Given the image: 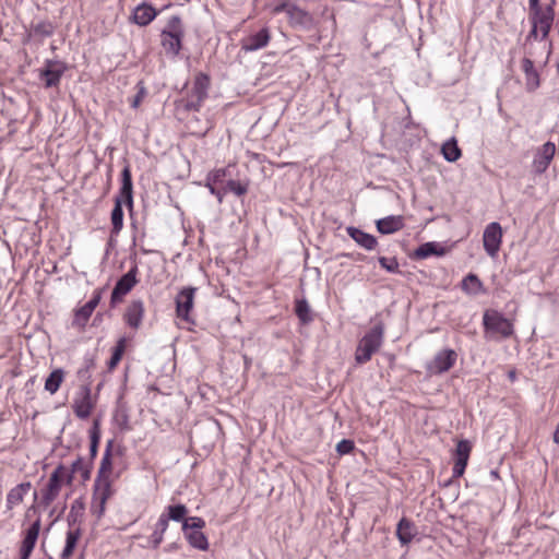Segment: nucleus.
<instances>
[{
    "label": "nucleus",
    "mask_w": 559,
    "mask_h": 559,
    "mask_svg": "<svg viewBox=\"0 0 559 559\" xmlns=\"http://www.w3.org/2000/svg\"><path fill=\"white\" fill-rule=\"evenodd\" d=\"M483 326L485 338L490 341L506 340L514 334L513 322L495 309H488L484 312Z\"/></svg>",
    "instance_id": "obj_1"
},
{
    "label": "nucleus",
    "mask_w": 559,
    "mask_h": 559,
    "mask_svg": "<svg viewBox=\"0 0 559 559\" xmlns=\"http://www.w3.org/2000/svg\"><path fill=\"white\" fill-rule=\"evenodd\" d=\"M384 338V325L379 322L374 324L358 342L355 350V361L357 365L368 362L372 355L382 346Z\"/></svg>",
    "instance_id": "obj_2"
},
{
    "label": "nucleus",
    "mask_w": 559,
    "mask_h": 559,
    "mask_svg": "<svg viewBox=\"0 0 559 559\" xmlns=\"http://www.w3.org/2000/svg\"><path fill=\"white\" fill-rule=\"evenodd\" d=\"M183 35L185 29L180 16H170L166 27L160 32V44L167 56L175 58L179 55Z\"/></svg>",
    "instance_id": "obj_3"
},
{
    "label": "nucleus",
    "mask_w": 559,
    "mask_h": 559,
    "mask_svg": "<svg viewBox=\"0 0 559 559\" xmlns=\"http://www.w3.org/2000/svg\"><path fill=\"white\" fill-rule=\"evenodd\" d=\"M286 13L289 25L302 31H311L316 27L313 15L307 10L289 2H281L272 8L273 14Z\"/></svg>",
    "instance_id": "obj_4"
},
{
    "label": "nucleus",
    "mask_w": 559,
    "mask_h": 559,
    "mask_svg": "<svg viewBox=\"0 0 559 559\" xmlns=\"http://www.w3.org/2000/svg\"><path fill=\"white\" fill-rule=\"evenodd\" d=\"M210 88V76L200 72L195 75L193 86L188 95L185 108L189 111H199L203 102L207 98Z\"/></svg>",
    "instance_id": "obj_5"
},
{
    "label": "nucleus",
    "mask_w": 559,
    "mask_h": 559,
    "mask_svg": "<svg viewBox=\"0 0 559 559\" xmlns=\"http://www.w3.org/2000/svg\"><path fill=\"white\" fill-rule=\"evenodd\" d=\"M554 17L555 12L551 5L531 13L532 29L530 37L538 38V34L540 33V40L545 39L549 35Z\"/></svg>",
    "instance_id": "obj_6"
},
{
    "label": "nucleus",
    "mask_w": 559,
    "mask_h": 559,
    "mask_svg": "<svg viewBox=\"0 0 559 559\" xmlns=\"http://www.w3.org/2000/svg\"><path fill=\"white\" fill-rule=\"evenodd\" d=\"M67 70L68 67L63 61L47 59L44 67L39 69L38 78L43 81L45 88L58 87Z\"/></svg>",
    "instance_id": "obj_7"
},
{
    "label": "nucleus",
    "mask_w": 559,
    "mask_h": 559,
    "mask_svg": "<svg viewBox=\"0 0 559 559\" xmlns=\"http://www.w3.org/2000/svg\"><path fill=\"white\" fill-rule=\"evenodd\" d=\"M457 354L454 349L444 348L436 353L427 362L426 370L429 374L438 376L449 371L456 362Z\"/></svg>",
    "instance_id": "obj_8"
},
{
    "label": "nucleus",
    "mask_w": 559,
    "mask_h": 559,
    "mask_svg": "<svg viewBox=\"0 0 559 559\" xmlns=\"http://www.w3.org/2000/svg\"><path fill=\"white\" fill-rule=\"evenodd\" d=\"M138 273V265L134 264L117 281L110 297V304L112 307L120 302L122 298L139 283Z\"/></svg>",
    "instance_id": "obj_9"
},
{
    "label": "nucleus",
    "mask_w": 559,
    "mask_h": 559,
    "mask_svg": "<svg viewBox=\"0 0 559 559\" xmlns=\"http://www.w3.org/2000/svg\"><path fill=\"white\" fill-rule=\"evenodd\" d=\"M63 469V465L59 464L53 472L50 474L48 481L40 489V502L39 504L44 508H48L60 495V473Z\"/></svg>",
    "instance_id": "obj_10"
},
{
    "label": "nucleus",
    "mask_w": 559,
    "mask_h": 559,
    "mask_svg": "<svg viewBox=\"0 0 559 559\" xmlns=\"http://www.w3.org/2000/svg\"><path fill=\"white\" fill-rule=\"evenodd\" d=\"M502 236L503 233L499 223L492 222L486 226L483 234V243L484 249L489 257L495 258L499 252Z\"/></svg>",
    "instance_id": "obj_11"
},
{
    "label": "nucleus",
    "mask_w": 559,
    "mask_h": 559,
    "mask_svg": "<svg viewBox=\"0 0 559 559\" xmlns=\"http://www.w3.org/2000/svg\"><path fill=\"white\" fill-rule=\"evenodd\" d=\"M104 288H97L93 292L91 299L85 302L82 307L78 308L74 313L73 324L80 328H84L95 308L99 305L103 298Z\"/></svg>",
    "instance_id": "obj_12"
},
{
    "label": "nucleus",
    "mask_w": 559,
    "mask_h": 559,
    "mask_svg": "<svg viewBox=\"0 0 559 559\" xmlns=\"http://www.w3.org/2000/svg\"><path fill=\"white\" fill-rule=\"evenodd\" d=\"M471 451L472 443L468 440L463 439L457 442L454 452V466L452 468L453 478H460L463 476L468 463Z\"/></svg>",
    "instance_id": "obj_13"
},
{
    "label": "nucleus",
    "mask_w": 559,
    "mask_h": 559,
    "mask_svg": "<svg viewBox=\"0 0 559 559\" xmlns=\"http://www.w3.org/2000/svg\"><path fill=\"white\" fill-rule=\"evenodd\" d=\"M556 154V145L554 142L548 141L544 143L535 153L532 167L536 174H543L545 173L551 160L554 159V156Z\"/></svg>",
    "instance_id": "obj_14"
},
{
    "label": "nucleus",
    "mask_w": 559,
    "mask_h": 559,
    "mask_svg": "<svg viewBox=\"0 0 559 559\" xmlns=\"http://www.w3.org/2000/svg\"><path fill=\"white\" fill-rule=\"evenodd\" d=\"M195 289L187 287L180 290L176 297V312L178 318L186 322L191 321L190 313L193 309Z\"/></svg>",
    "instance_id": "obj_15"
},
{
    "label": "nucleus",
    "mask_w": 559,
    "mask_h": 559,
    "mask_svg": "<svg viewBox=\"0 0 559 559\" xmlns=\"http://www.w3.org/2000/svg\"><path fill=\"white\" fill-rule=\"evenodd\" d=\"M72 408L78 418L86 419L90 417L94 408V404L92 402L91 389L88 386H83L80 390L78 396L73 401Z\"/></svg>",
    "instance_id": "obj_16"
},
{
    "label": "nucleus",
    "mask_w": 559,
    "mask_h": 559,
    "mask_svg": "<svg viewBox=\"0 0 559 559\" xmlns=\"http://www.w3.org/2000/svg\"><path fill=\"white\" fill-rule=\"evenodd\" d=\"M270 39L271 36L269 29L266 27L261 28L259 32L241 39V50L246 52L260 50L267 46Z\"/></svg>",
    "instance_id": "obj_17"
},
{
    "label": "nucleus",
    "mask_w": 559,
    "mask_h": 559,
    "mask_svg": "<svg viewBox=\"0 0 559 559\" xmlns=\"http://www.w3.org/2000/svg\"><path fill=\"white\" fill-rule=\"evenodd\" d=\"M144 304L141 299L132 300L123 314L124 322L131 329L138 330L144 318Z\"/></svg>",
    "instance_id": "obj_18"
},
{
    "label": "nucleus",
    "mask_w": 559,
    "mask_h": 559,
    "mask_svg": "<svg viewBox=\"0 0 559 559\" xmlns=\"http://www.w3.org/2000/svg\"><path fill=\"white\" fill-rule=\"evenodd\" d=\"M40 519H37L26 531L20 548V559H28L38 538Z\"/></svg>",
    "instance_id": "obj_19"
},
{
    "label": "nucleus",
    "mask_w": 559,
    "mask_h": 559,
    "mask_svg": "<svg viewBox=\"0 0 559 559\" xmlns=\"http://www.w3.org/2000/svg\"><path fill=\"white\" fill-rule=\"evenodd\" d=\"M116 198H121V203H126L130 209L133 206V183L129 166H126L121 173V187Z\"/></svg>",
    "instance_id": "obj_20"
},
{
    "label": "nucleus",
    "mask_w": 559,
    "mask_h": 559,
    "mask_svg": "<svg viewBox=\"0 0 559 559\" xmlns=\"http://www.w3.org/2000/svg\"><path fill=\"white\" fill-rule=\"evenodd\" d=\"M157 16L156 9L148 3L138 4L131 15V20L139 26L148 25Z\"/></svg>",
    "instance_id": "obj_21"
},
{
    "label": "nucleus",
    "mask_w": 559,
    "mask_h": 559,
    "mask_svg": "<svg viewBox=\"0 0 559 559\" xmlns=\"http://www.w3.org/2000/svg\"><path fill=\"white\" fill-rule=\"evenodd\" d=\"M348 236L361 248L366 250H373L377 245V238L368 233H365L364 230L357 228V227H347L346 229Z\"/></svg>",
    "instance_id": "obj_22"
},
{
    "label": "nucleus",
    "mask_w": 559,
    "mask_h": 559,
    "mask_svg": "<svg viewBox=\"0 0 559 559\" xmlns=\"http://www.w3.org/2000/svg\"><path fill=\"white\" fill-rule=\"evenodd\" d=\"M31 489V483H21L16 485L15 487L11 488L7 495V509L12 510L16 506L21 504L24 500V497L27 495V492Z\"/></svg>",
    "instance_id": "obj_23"
},
{
    "label": "nucleus",
    "mask_w": 559,
    "mask_h": 559,
    "mask_svg": "<svg viewBox=\"0 0 559 559\" xmlns=\"http://www.w3.org/2000/svg\"><path fill=\"white\" fill-rule=\"evenodd\" d=\"M445 254V248L436 241H429L420 245L413 253L414 259L424 260L431 255L442 257Z\"/></svg>",
    "instance_id": "obj_24"
},
{
    "label": "nucleus",
    "mask_w": 559,
    "mask_h": 559,
    "mask_svg": "<svg viewBox=\"0 0 559 559\" xmlns=\"http://www.w3.org/2000/svg\"><path fill=\"white\" fill-rule=\"evenodd\" d=\"M162 519H166V522L169 524V521H174L177 523H181L183 525L185 521L188 518V508L182 503L169 504L165 507L164 511L159 515Z\"/></svg>",
    "instance_id": "obj_25"
},
{
    "label": "nucleus",
    "mask_w": 559,
    "mask_h": 559,
    "mask_svg": "<svg viewBox=\"0 0 559 559\" xmlns=\"http://www.w3.org/2000/svg\"><path fill=\"white\" fill-rule=\"evenodd\" d=\"M112 493L111 484L108 477H96L93 487V501L106 503Z\"/></svg>",
    "instance_id": "obj_26"
},
{
    "label": "nucleus",
    "mask_w": 559,
    "mask_h": 559,
    "mask_svg": "<svg viewBox=\"0 0 559 559\" xmlns=\"http://www.w3.org/2000/svg\"><path fill=\"white\" fill-rule=\"evenodd\" d=\"M377 229L383 235H390L403 228L402 216L390 215L377 221Z\"/></svg>",
    "instance_id": "obj_27"
},
{
    "label": "nucleus",
    "mask_w": 559,
    "mask_h": 559,
    "mask_svg": "<svg viewBox=\"0 0 559 559\" xmlns=\"http://www.w3.org/2000/svg\"><path fill=\"white\" fill-rule=\"evenodd\" d=\"M416 534L415 525L406 518H402L397 523L396 536L402 545L409 544Z\"/></svg>",
    "instance_id": "obj_28"
},
{
    "label": "nucleus",
    "mask_w": 559,
    "mask_h": 559,
    "mask_svg": "<svg viewBox=\"0 0 559 559\" xmlns=\"http://www.w3.org/2000/svg\"><path fill=\"white\" fill-rule=\"evenodd\" d=\"M168 525L169 524L166 522V519H162L160 516L158 518L152 534L147 538V547L152 549H157L159 547L164 540V534L167 531Z\"/></svg>",
    "instance_id": "obj_29"
},
{
    "label": "nucleus",
    "mask_w": 559,
    "mask_h": 559,
    "mask_svg": "<svg viewBox=\"0 0 559 559\" xmlns=\"http://www.w3.org/2000/svg\"><path fill=\"white\" fill-rule=\"evenodd\" d=\"M522 69L525 73L527 88L531 91L537 88L539 86V75L534 67V62L528 58H524Z\"/></svg>",
    "instance_id": "obj_30"
},
{
    "label": "nucleus",
    "mask_w": 559,
    "mask_h": 559,
    "mask_svg": "<svg viewBox=\"0 0 559 559\" xmlns=\"http://www.w3.org/2000/svg\"><path fill=\"white\" fill-rule=\"evenodd\" d=\"M111 236H118L123 227V210L121 198H115V205L111 211Z\"/></svg>",
    "instance_id": "obj_31"
},
{
    "label": "nucleus",
    "mask_w": 559,
    "mask_h": 559,
    "mask_svg": "<svg viewBox=\"0 0 559 559\" xmlns=\"http://www.w3.org/2000/svg\"><path fill=\"white\" fill-rule=\"evenodd\" d=\"M80 536H81L80 527L70 528L67 532L66 545L61 552V559H69L72 556V554L76 547V544L80 539Z\"/></svg>",
    "instance_id": "obj_32"
},
{
    "label": "nucleus",
    "mask_w": 559,
    "mask_h": 559,
    "mask_svg": "<svg viewBox=\"0 0 559 559\" xmlns=\"http://www.w3.org/2000/svg\"><path fill=\"white\" fill-rule=\"evenodd\" d=\"M183 534L191 547L203 551L207 550L209 540L202 531L192 530L183 532Z\"/></svg>",
    "instance_id": "obj_33"
},
{
    "label": "nucleus",
    "mask_w": 559,
    "mask_h": 559,
    "mask_svg": "<svg viewBox=\"0 0 559 559\" xmlns=\"http://www.w3.org/2000/svg\"><path fill=\"white\" fill-rule=\"evenodd\" d=\"M461 288L468 295H478L484 292V285L477 275L469 273L466 275L461 284Z\"/></svg>",
    "instance_id": "obj_34"
},
{
    "label": "nucleus",
    "mask_w": 559,
    "mask_h": 559,
    "mask_svg": "<svg viewBox=\"0 0 559 559\" xmlns=\"http://www.w3.org/2000/svg\"><path fill=\"white\" fill-rule=\"evenodd\" d=\"M441 153L443 158L450 163L456 162L462 155L455 138H451L442 144Z\"/></svg>",
    "instance_id": "obj_35"
},
{
    "label": "nucleus",
    "mask_w": 559,
    "mask_h": 559,
    "mask_svg": "<svg viewBox=\"0 0 559 559\" xmlns=\"http://www.w3.org/2000/svg\"><path fill=\"white\" fill-rule=\"evenodd\" d=\"M111 448H112V441H108L105 452L103 454L96 477H108L109 478V475L112 469Z\"/></svg>",
    "instance_id": "obj_36"
},
{
    "label": "nucleus",
    "mask_w": 559,
    "mask_h": 559,
    "mask_svg": "<svg viewBox=\"0 0 559 559\" xmlns=\"http://www.w3.org/2000/svg\"><path fill=\"white\" fill-rule=\"evenodd\" d=\"M295 313L304 324L313 320L310 306L305 298L295 300Z\"/></svg>",
    "instance_id": "obj_37"
},
{
    "label": "nucleus",
    "mask_w": 559,
    "mask_h": 559,
    "mask_svg": "<svg viewBox=\"0 0 559 559\" xmlns=\"http://www.w3.org/2000/svg\"><path fill=\"white\" fill-rule=\"evenodd\" d=\"M63 370L55 369L53 371L50 372V374L47 377L45 381V390L48 391L50 394H55L59 390L63 381Z\"/></svg>",
    "instance_id": "obj_38"
},
{
    "label": "nucleus",
    "mask_w": 559,
    "mask_h": 559,
    "mask_svg": "<svg viewBox=\"0 0 559 559\" xmlns=\"http://www.w3.org/2000/svg\"><path fill=\"white\" fill-rule=\"evenodd\" d=\"M126 346H127V338L123 336V337H120L118 341H117V344L116 346L114 347L112 349V354H111V357L108 361V369L109 370H114L118 364L120 362L121 358H122V355L126 350Z\"/></svg>",
    "instance_id": "obj_39"
},
{
    "label": "nucleus",
    "mask_w": 559,
    "mask_h": 559,
    "mask_svg": "<svg viewBox=\"0 0 559 559\" xmlns=\"http://www.w3.org/2000/svg\"><path fill=\"white\" fill-rule=\"evenodd\" d=\"M71 465L73 467V472H75V474H80L83 481H86L91 478V462H85L83 457L79 456Z\"/></svg>",
    "instance_id": "obj_40"
},
{
    "label": "nucleus",
    "mask_w": 559,
    "mask_h": 559,
    "mask_svg": "<svg viewBox=\"0 0 559 559\" xmlns=\"http://www.w3.org/2000/svg\"><path fill=\"white\" fill-rule=\"evenodd\" d=\"M226 175H227L226 168H218V169L211 170L205 177L204 186L205 187L215 186L216 183L222 182L223 179L226 177Z\"/></svg>",
    "instance_id": "obj_41"
},
{
    "label": "nucleus",
    "mask_w": 559,
    "mask_h": 559,
    "mask_svg": "<svg viewBox=\"0 0 559 559\" xmlns=\"http://www.w3.org/2000/svg\"><path fill=\"white\" fill-rule=\"evenodd\" d=\"M91 444H90V454L91 459L94 460L97 455L98 443H99V429L98 424L95 423L93 428L90 431Z\"/></svg>",
    "instance_id": "obj_42"
},
{
    "label": "nucleus",
    "mask_w": 559,
    "mask_h": 559,
    "mask_svg": "<svg viewBox=\"0 0 559 559\" xmlns=\"http://www.w3.org/2000/svg\"><path fill=\"white\" fill-rule=\"evenodd\" d=\"M205 526V521L200 516H188L182 525V532H188L192 530L202 531Z\"/></svg>",
    "instance_id": "obj_43"
},
{
    "label": "nucleus",
    "mask_w": 559,
    "mask_h": 559,
    "mask_svg": "<svg viewBox=\"0 0 559 559\" xmlns=\"http://www.w3.org/2000/svg\"><path fill=\"white\" fill-rule=\"evenodd\" d=\"M247 191H248V186L242 183L239 180H228L226 183L225 193L231 192L238 197H241V195L246 194Z\"/></svg>",
    "instance_id": "obj_44"
},
{
    "label": "nucleus",
    "mask_w": 559,
    "mask_h": 559,
    "mask_svg": "<svg viewBox=\"0 0 559 559\" xmlns=\"http://www.w3.org/2000/svg\"><path fill=\"white\" fill-rule=\"evenodd\" d=\"M35 35L49 37L53 34V25L50 22H39L34 26Z\"/></svg>",
    "instance_id": "obj_45"
},
{
    "label": "nucleus",
    "mask_w": 559,
    "mask_h": 559,
    "mask_svg": "<svg viewBox=\"0 0 559 559\" xmlns=\"http://www.w3.org/2000/svg\"><path fill=\"white\" fill-rule=\"evenodd\" d=\"M379 264L386 270L390 273H397L399 272V262L395 258H385L380 257L379 258Z\"/></svg>",
    "instance_id": "obj_46"
},
{
    "label": "nucleus",
    "mask_w": 559,
    "mask_h": 559,
    "mask_svg": "<svg viewBox=\"0 0 559 559\" xmlns=\"http://www.w3.org/2000/svg\"><path fill=\"white\" fill-rule=\"evenodd\" d=\"M136 87H138V92H136L135 96L133 97V99L131 100V107L133 109H136L140 106V104L142 103V100L144 99V97L146 96V88L142 82H140L136 85Z\"/></svg>",
    "instance_id": "obj_47"
},
{
    "label": "nucleus",
    "mask_w": 559,
    "mask_h": 559,
    "mask_svg": "<svg viewBox=\"0 0 559 559\" xmlns=\"http://www.w3.org/2000/svg\"><path fill=\"white\" fill-rule=\"evenodd\" d=\"M354 449V442L348 439H343L336 444V451L341 455L349 454Z\"/></svg>",
    "instance_id": "obj_48"
},
{
    "label": "nucleus",
    "mask_w": 559,
    "mask_h": 559,
    "mask_svg": "<svg viewBox=\"0 0 559 559\" xmlns=\"http://www.w3.org/2000/svg\"><path fill=\"white\" fill-rule=\"evenodd\" d=\"M59 475H60V484H61V486L63 484L71 485L73 483L75 472H73V467L72 466H71L70 469H68L63 465V469H62V472Z\"/></svg>",
    "instance_id": "obj_49"
},
{
    "label": "nucleus",
    "mask_w": 559,
    "mask_h": 559,
    "mask_svg": "<svg viewBox=\"0 0 559 559\" xmlns=\"http://www.w3.org/2000/svg\"><path fill=\"white\" fill-rule=\"evenodd\" d=\"M106 509V503H102V501H93L92 500V512L99 519L104 515Z\"/></svg>",
    "instance_id": "obj_50"
},
{
    "label": "nucleus",
    "mask_w": 559,
    "mask_h": 559,
    "mask_svg": "<svg viewBox=\"0 0 559 559\" xmlns=\"http://www.w3.org/2000/svg\"><path fill=\"white\" fill-rule=\"evenodd\" d=\"M212 195H215L217 198L218 203L221 204L225 197V190L221 191L215 188V186L206 187Z\"/></svg>",
    "instance_id": "obj_51"
},
{
    "label": "nucleus",
    "mask_w": 559,
    "mask_h": 559,
    "mask_svg": "<svg viewBox=\"0 0 559 559\" xmlns=\"http://www.w3.org/2000/svg\"><path fill=\"white\" fill-rule=\"evenodd\" d=\"M78 515H79V513L75 512V504H72L71 510L68 514V523H69L70 528H74L73 525L76 522Z\"/></svg>",
    "instance_id": "obj_52"
},
{
    "label": "nucleus",
    "mask_w": 559,
    "mask_h": 559,
    "mask_svg": "<svg viewBox=\"0 0 559 559\" xmlns=\"http://www.w3.org/2000/svg\"><path fill=\"white\" fill-rule=\"evenodd\" d=\"M531 13L543 10L539 5V0H528Z\"/></svg>",
    "instance_id": "obj_53"
},
{
    "label": "nucleus",
    "mask_w": 559,
    "mask_h": 559,
    "mask_svg": "<svg viewBox=\"0 0 559 559\" xmlns=\"http://www.w3.org/2000/svg\"><path fill=\"white\" fill-rule=\"evenodd\" d=\"M554 442L559 444V424L557 425L556 429H555V432H554Z\"/></svg>",
    "instance_id": "obj_54"
},
{
    "label": "nucleus",
    "mask_w": 559,
    "mask_h": 559,
    "mask_svg": "<svg viewBox=\"0 0 559 559\" xmlns=\"http://www.w3.org/2000/svg\"><path fill=\"white\" fill-rule=\"evenodd\" d=\"M72 504H75V510L76 509H79V511L83 510V504L80 501L75 500Z\"/></svg>",
    "instance_id": "obj_55"
},
{
    "label": "nucleus",
    "mask_w": 559,
    "mask_h": 559,
    "mask_svg": "<svg viewBox=\"0 0 559 559\" xmlns=\"http://www.w3.org/2000/svg\"><path fill=\"white\" fill-rule=\"evenodd\" d=\"M492 477H498V473L496 471L491 472Z\"/></svg>",
    "instance_id": "obj_56"
},
{
    "label": "nucleus",
    "mask_w": 559,
    "mask_h": 559,
    "mask_svg": "<svg viewBox=\"0 0 559 559\" xmlns=\"http://www.w3.org/2000/svg\"><path fill=\"white\" fill-rule=\"evenodd\" d=\"M514 377H515L514 372H511V373H510V378H512V379H513Z\"/></svg>",
    "instance_id": "obj_57"
},
{
    "label": "nucleus",
    "mask_w": 559,
    "mask_h": 559,
    "mask_svg": "<svg viewBox=\"0 0 559 559\" xmlns=\"http://www.w3.org/2000/svg\"><path fill=\"white\" fill-rule=\"evenodd\" d=\"M557 71H558V73H559V62H558V66H557Z\"/></svg>",
    "instance_id": "obj_58"
},
{
    "label": "nucleus",
    "mask_w": 559,
    "mask_h": 559,
    "mask_svg": "<svg viewBox=\"0 0 559 559\" xmlns=\"http://www.w3.org/2000/svg\"><path fill=\"white\" fill-rule=\"evenodd\" d=\"M49 559H52V558H49Z\"/></svg>",
    "instance_id": "obj_59"
}]
</instances>
